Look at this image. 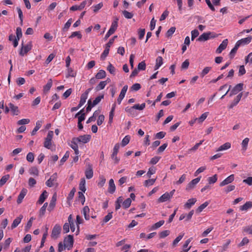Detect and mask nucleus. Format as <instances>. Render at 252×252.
<instances>
[{"mask_svg": "<svg viewBox=\"0 0 252 252\" xmlns=\"http://www.w3.org/2000/svg\"><path fill=\"white\" fill-rule=\"evenodd\" d=\"M56 200H57V195L56 193H55L52 197V199L50 201V204H49V207L48 208V210L50 212L52 211L54 209V208L56 205Z\"/></svg>", "mask_w": 252, "mask_h": 252, "instance_id": "nucleus-16", "label": "nucleus"}, {"mask_svg": "<svg viewBox=\"0 0 252 252\" xmlns=\"http://www.w3.org/2000/svg\"><path fill=\"white\" fill-rule=\"evenodd\" d=\"M9 108L11 109V111L13 113L14 115H18V107L15 106L13 104L10 103L9 104Z\"/></svg>", "mask_w": 252, "mask_h": 252, "instance_id": "nucleus-44", "label": "nucleus"}, {"mask_svg": "<svg viewBox=\"0 0 252 252\" xmlns=\"http://www.w3.org/2000/svg\"><path fill=\"white\" fill-rule=\"evenodd\" d=\"M252 39V36H250L246 38H242L240 40H239L237 41L236 44L238 45L239 47L241 45H247L250 43Z\"/></svg>", "mask_w": 252, "mask_h": 252, "instance_id": "nucleus-9", "label": "nucleus"}, {"mask_svg": "<svg viewBox=\"0 0 252 252\" xmlns=\"http://www.w3.org/2000/svg\"><path fill=\"white\" fill-rule=\"evenodd\" d=\"M61 226L59 224H55L52 231L51 238L54 239H57L61 233Z\"/></svg>", "mask_w": 252, "mask_h": 252, "instance_id": "nucleus-3", "label": "nucleus"}, {"mask_svg": "<svg viewBox=\"0 0 252 252\" xmlns=\"http://www.w3.org/2000/svg\"><path fill=\"white\" fill-rule=\"evenodd\" d=\"M116 190V186L114 184L113 179H111L109 181V187L108 188V191L111 194H113Z\"/></svg>", "mask_w": 252, "mask_h": 252, "instance_id": "nucleus-19", "label": "nucleus"}, {"mask_svg": "<svg viewBox=\"0 0 252 252\" xmlns=\"http://www.w3.org/2000/svg\"><path fill=\"white\" fill-rule=\"evenodd\" d=\"M34 156L33 153L32 152L29 153L26 157V159L29 162H32L34 160Z\"/></svg>", "mask_w": 252, "mask_h": 252, "instance_id": "nucleus-58", "label": "nucleus"}, {"mask_svg": "<svg viewBox=\"0 0 252 252\" xmlns=\"http://www.w3.org/2000/svg\"><path fill=\"white\" fill-rule=\"evenodd\" d=\"M78 143H82L84 144L87 143L89 142L91 139V136L90 135L86 134L84 135H81L78 137H76Z\"/></svg>", "mask_w": 252, "mask_h": 252, "instance_id": "nucleus-7", "label": "nucleus"}, {"mask_svg": "<svg viewBox=\"0 0 252 252\" xmlns=\"http://www.w3.org/2000/svg\"><path fill=\"white\" fill-rule=\"evenodd\" d=\"M209 202H205L204 203H203L198 207V208L197 209V211L199 213L202 212L203 210L205 209L209 205Z\"/></svg>", "mask_w": 252, "mask_h": 252, "instance_id": "nucleus-57", "label": "nucleus"}, {"mask_svg": "<svg viewBox=\"0 0 252 252\" xmlns=\"http://www.w3.org/2000/svg\"><path fill=\"white\" fill-rule=\"evenodd\" d=\"M9 175L7 174L2 177L0 180V186H2L9 179Z\"/></svg>", "mask_w": 252, "mask_h": 252, "instance_id": "nucleus-47", "label": "nucleus"}, {"mask_svg": "<svg viewBox=\"0 0 252 252\" xmlns=\"http://www.w3.org/2000/svg\"><path fill=\"white\" fill-rule=\"evenodd\" d=\"M249 138H245L242 142V150L244 151H246V150L247 149L248 145L249 142Z\"/></svg>", "mask_w": 252, "mask_h": 252, "instance_id": "nucleus-39", "label": "nucleus"}, {"mask_svg": "<svg viewBox=\"0 0 252 252\" xmlns=\"http://www.w3.org/2000/svg\"><path fill=\"white\" fill-rule=\"evenodd\" d=\"M252 207V202H247L245 204L240 207L241 211H247L248 209Z\"/></svg>", "mask_w": 252, "mask_h": 252, "instance_id": "nucleus-34", "label": "nucleus"}, {"mask_svg": "<svg viewBox=\"0 0 252 252\" xmlns=\"http://www.w3.org/2000/svg\"><path fill=\"white\" fill-rule=\"evenodd\" d=\"M106 77V72L104 70H99L95 75L96 79H103Z\"/></svg>", "mask_w": 252, "mask_h": 252, "instance_id": "nucleus-32", "label": "nucleus"}, {"mask_svg": "<svg viewBox=\"0 0 252 252\" xmlns=\"http://www.w3.org/2000/svg\"><path fill=\"white\" fill-rule=\"evenodd\" d=\"M217 175L215 174L212 177H209L208 179V181L209 184H213L217 182Z\"/></svg>", "mask_w": 252, "mask_h": 252, "instance_id": "nucleus-52", "label": "nucleus"}, {"mask_svg": "<svg viewBox=\"0 0 252 252\" xmlns=\"http://www.w3.org/2000/svg\"><path fill=\"white\" fill-rule=\"evenodd\" d=\"M75 139H77L76 137L73 138L70 143L69 144V145L74 150L75 154L78 155L79 153L77 145L78 142L77 140L76 141Z\"/></svg>", "mask_w": 252, "mask_h": 252, "instance_id": "nucleus-8", "label": "nucleus"}, {"mask_svg": "<svg viewBox=\"0 0 252 252\" xmlns=\"http://www.w3.org/2000/svg\"><path fill=\"white\" fill-rule=\"evenodd\" d=\"M75 36H77L78 39L82 38V35L80 32H72L71 34L69 36V38H72Z\"/></svg>", "mask_w": 252, "mask_h": 252, "instance_id": "nucleus-61", "label": "nucleus"}, {"mask_svg": "<svg viewBox=\"0 0 252 252\" xmlns=\"http://www.w3.org/2000/svg\"><path fill=\"white\" fill-rule=\"evenodd\" d=\"M156 181V179H149L145 181L144 183V185L145 187H149L150 186L153 185Z\"/></svg>", "mask_w": 252, "mask_h": 252, "instance_id": "nucleus-60", "label": "nucleus"}, {"mask_svg": "<svg viewBox=\"0 0 252 252\" xmlns=\"http://www.w3.org/2000/svg\"><path fill=\"white\" fill-rule=\"evenodd\" d=\"M216 37H217V35L215 33L211 32H204L199 36V37L197 39V40L198 41H205L210 38H214Z\"/></svg>", "mask_w": 252, "mask_h": 252, "instance_id": "nucleus-1", "label": "nucleus"}, {"mask_svg": "<svg viewBox=\"0 0 252 252\" xmlns=\"http://www.w3.org/2000/svg\"><path fill=\"white\" fill-rule=\"evenodd\" d=\"M244 84L243 83H239L233 87L229 93V96L237 94L241 91L243 89Z\"/></svg>", "mask_w": 252, "mask_h": 252, "instance_id": "nucleus-5", "label": "nucleus"}, {"mask_svg": "<svg viewBox=\"0 0 252 252\" xmlns=\"http://www.w3.org/2000/svg\"><path fill=\"white\" fill-rule=\"evenodd\" d=\"M47 206H48V203L46 202L43 204V205L40 208L39 212V216L40 217H42L45 214L46 209Z\"/></svg>", "mask_w": 252, "mask_h": 252, "instance_id": "nucleus-40", "label": "nucleus"}, {"mask_svg": "<svg viewBox=\"0 0 252 252\" xmlns=\"http://www.w3.org/2000/svg\"><path fill=\"white\" fill-rule=\"evenodd\" d=\"M201 177L196 178L191 181L187 186L186 189L190 190L193 189L195 185L200 181Z\"/></svg>", "mask_w": 252, "mask_h": 252, "instance_id": "nucleus-12", "label": "nucleus"}, {"mask_svg": "<svg viewBox=\"0 0 252 252\" xmlns=\"http://www.w3.org/2000/svg\"><path fill=\"white\" fill-rule=\"evenodd\" d=\"M42 122L38 120L36 122V126L32 131L31 132L32 135H34L37 131L41 127Z\"/></svg>", "mask_w": 252, "mask_h": 252, "instance_id": "nucleus-27", "label": "nucleus"}, {"mask_svg": "<svg viewBox=\"0 0 252 252\" xmlns=\"http://www.w3.org/2000/svg\"><path fill=\"white\" fill-rule=\"evenodd\" d=\"M239 47L238 46V45L235 44L234 48L231 50L229 54V58L231 59H233Z\"/></svg>", "mask_w": 252, "mask_h": 252, "instance_id": "nucleus-37", "label": "nucleus"}, {"mask_svg": "<svg viewBox=\"0 0 252 252\" xmlns=\"http://www.w3.org/2000/svg\"><path fill=\"white\" fill-rule=\"evenodd\" d=\"M130 137L129 135H126L122 140V146L125 147L129 143L130 141Z\"/></svg>", "mask_w": 252, "mask_h": 252, "instance_id": "nucleus-48", "label": "nucleus"}, {"mask_svg": "<svg viewBox=\"0 0 252 252\" xmlns=\"http://www.w3.org/2000/svg\"><path fill=\"white\" fill-rule=\"evenodd\" d=\"M171 198L170 197V195L168 194V192H166L158 199V201L159 203H162L169 200Z\"/></svg>", "mask_w": 252, "mask_h": 252, "instance_id": "nucleus-21", "label": "nucleus"}, {"mask_svg": "<svg viewBox=\"0 0 252 252\" xmlns=\"http://www.w3.org/2000/svg\"><path fill=\"white\" fill-rule=\"evenodd\" d=\"M164 223V220H160L157 222H156V223H155L152 226V228L151 229L152 230H155V229H158V228L160 227V226H161Z\"/></svg>", "mask_w": 252, "mask_h": 252, "instance_id": "nucleus-42", "label": "nucleus"}, {"mask_svg": "<svg viewBox=\"0 0 252 252\" xmlns=\"http://www.w3.org/2000/svg\"><path fill=\"white\" fill-rule=\"evenodd\" d=\"M107 69L111 74L113 75L115 74V68L111 63H109V64L107 67Z\"/></svg>", "mask_w": 252, "mask_h": 252, "instance_id": "nucleus-62", "label": "nucleus"}, {"mask_svg": "<svg viewBox=\"0 0 252 252\" xmlns=\"http://www.w3.org/2000/svg\"><path fill=\"white\" fill-rule=\"evenodd\" d=\"M192 239V238H190L186 241L185 243L183 246V249L184 252H188L190 249L191 247H188L189 244L190 243Z\"/></svg>", "mask_w": 252, "mask_h": 252, "instance_id": "nucleus-30", "label": "nucleus"}, {"mask_svg": "<svg viewBox=\"0 0 252 252\" xmlns=\"http://www.w3.org/2000/svg\"><path fill=\"white\" fill-rule=\"evenodd\" d=\"M32 48V42H29L27 45H23V43H22V47L21 49V51L19 52V54L24 56L25 54H26L28 52H29Z\"/></svg>", "mask_w": 252, "mask_h": 252, "instance_id": "nucleus-4", "label": "nucleus"}, {"mask_svg": "<svg viewBox=\"0 0 252 252\" xmlns=\"http://www.w3.org/2000/svg\"><path fill=\"white\" fill-rule=\"evenodd\" d=\"M86 181L84 178L81 179V181L79 184V189L81 190V192H85L86 189Z\"/></svg>", "mask_w": 252, "mask_h": 252, "instance_id": "nucleus-31", "label": "nucleus"}, {"mask_svg": "<svg viewBox=\"0 0 252 252\" xmlns=\"http://www.w3.org/2000/svg\"><path fill=\"white\" fill-rule=\"evenodd\" d=\"M104 97V95L102 94L97 96L93 102V106H95L100 102L101 100Z\"/></svg>", "mask_w": 252, "mask_h": 252, "instance_id": "nucleus-54", "label": "nucleus"}, {"mask_svg": "<svg viewBox=\"0 0 252 252\" xmlns=\"http://www.w3.org/2000/svg\"><path fill=\"white\" fill-rule=\"evenodd\" d=\"M23 218L22 215H20L19 217H17L13 221L11 224V229H14L21 222V220Z\"/></svg>", "mask_w": 252, "mask_h": 252, "instance_id": "nucleus-18", "label": "nucleus"}, {"mask_svg": "<svg viewBox=\"0 0 252 252\" xmlns=\"http://www.w3.org/2000/svg\"><path fill=\"white\" fill-rule=\"evenodd\" d=\"M184 233H181L179 236L173 241V245L175 246L183 237Z\"/></svg>", "mask_w": 252, "mask_h": 252, "instance_id": "nucleus-56", "label": "nucleus"}, {"mask_svg": "<svg viewBox=\"0 0 252 252\" xmlns=\"http://www.w3.org/2000/svg\"><path fill=\"white\" fill-rule=\"evenodd\" d=\"M48 227L46 226V228H45V231L44 233V234L42 236V239H41L40 247V248L43 247L44 246V244L45 243V239H46V237L48 235Z\"/></svg>", "mask_w": 252, "mask_h": 252, "instance_id": "nucleus-38", "label": "nucleus"}, {"mask_svg": "<svg viewBox=\"0 0 252 252\" xmlns=\"http://www.w3.org/2000/svg\"><path fill=\"white\" fill-rule=\"evenodd\" d=\"M208 115V112H205L202 114L200 117L197 118V121L199 123H202L207 117Z\"/></svg>", "mask_w": 252, "mask_h": 252, "instance_id": "nucleus-50", "label": "nucleus"}, {"mask_svg": "<svg viewBox=\"0 0 252 252\" xmlns=\"http://www.w3.org/2000/svg\"><path fill=\"white\" fill-rule=\"evenodd\" d=\"M228 39H224L222 42L219 45L218 48L216 50V53L218 54H220L222 52L223 50H224L227 47L228 44Z\"/></svg>", "mask_w": 252, "mask_h": 252, "instance_id": "nucleus-11", "label": "nucleus"}, {"mask_svg": "<svg viewBox=\"0 0 252 252\" xmlns=\"http://www.w3.org/2000/svg\"><path fill=\"white\" fill-rule=\"evenodd\" d=\"M92 90V88L88 89L84 93H83L80 98V100L79 103V106H82L86 102V99L88 98V94Z\"/></svg>", "mask_w": 252, "mask_h": 252, "instance_id": "nucleus-6", "label": "nucleus"}, {"mask_svg": "<svg viewBox=\"0 0 252 252\" xmlns=\"http://www.w3.org/2000/svg\"><path fill=\"white\" fill-rule=\"evenodd\" d=\"M196 202V198H190L188 200V201L184 205V207L185 208L189 209L191 207L192 205H193Z\"/></svg>", "mask_w": 252, "mask_h": 252, "instance_id": "nucleus-25", "label": "nucleus"}, {"mask_svg": "<svg viewBox=\"0 0 252 252\" xmlns=\"http://www.w3.org/2000/svg\"><path fill=\"white\" fill-rule=\"evenodd\" d=\"M17 12H18V16H19V19L20 20V25L21 26L23 25V12L22 11V10L21 9V8L19 7H17Z\"/></svg>", "mask_w": 252, "mask_h": 252, "instance_id": "nucleus-45", "label": "nucleus"}, {"mask_svg": "<svg viewBox=\"0 0 252 252\" xmlns=\"http://www.w3.org/2000/svg\"><path fill=\"white\" fill-rule=\"evenodd\" d=\"M146 63L144 61L141 62L140 63H139L137 69L138 70H145L146 69Z\"/></svg>", "mask_w": 252, "mask_h": 252, "instance_id": "nucleus-64", "label": "nucleus"}, {"mask_svg": "<svg viewBox=\"0 0 252 252\" xmlns=\"http://www.w3.org/2000/svg\"><path fill=\"white\" fill-rule=\"evenodd\" d=\"M176 28L174 27H172L170 28L166 32V37H169L172 35V34L175 32Z\"/></svg>", "mask_w": 252, "mask_h": 252, "instance_id": "nucleus-55", "label": "nucleus"}, {"mask_svg": "<svg viewBox=\"0 0 252 252\" xmlns=\"http://www.w3.org/2000/svg\"><path fill=\"white\" fill-rule=\"evenodd\" d=\"M170 231L168 230H163L159 233L160 238H164L170 234Z\"/></svg>", "mask_w": 252, "mask_h": 252, "instance_id": "nucleus-51", "label": "nucleus"}, {"mask_svg": "<svg viewBox=\"0 0 252 252\" xmlns=\"http://www.w3.org/2000/svg\"><path fill=\"white\" fill-rule=\"evenodd\" d=\"M90 209L88 206H85L82 211V213L83 214L86 220H88L90 219Z\"/></svg>", "mask_w": 252, "mask_h": 252, "instance_id": "nucleus-23", "label": "nucleus"}, {"mask_svg": "<svg viewBox=\"0 0 252 252\" xmlns=\"http://www.w3.org/2000/svg\"><path fill=\"white\" fill-rule=\"evenodd\" d=\"M76 72H74L72 68L68 67L67 69V74L66 75V77L68 78L69 77H75L76 76Z\"/></svg>", "mask_w": 252, "mask_h": 252, "instance_id": "nucleus-59", "label": "nucleus"}, {"mask_svg": "<svg viewBox=\"0 0 252 252\" xmlns=\"http://www.w3.org/2000/svg\"><path fill=\"white\" fill-rule=\"evenodd\" d=\"M146 104L145 103H142L141 104H136L133 106L134 109H137L139 110H142L145 107Z\"/></svg>", "mask_w": 252, "mask_h": 252, "instance_id": "nucleus-53", "label": "nucleus"}, {"mask_svg": "<svg viewBox=\"0 0 252 252\" xmlns=\"http://www.w3.org/2000/svg\"><path fill=\"white\" fill-rule=\"evenodd\" d=\"M52 86V80L51 79H49L48 81L47 84L44 86L43 87V91L44 92H48L49 91L51 87Z\"/></svg>", "mask_w": 252, "mask_h": 252, "instance_id": "nucleus-36", "label": "nucleus"}, {"mask_svg": "<svg viewBox=\"0 0 252 252\" xmlns=\"http://www.w3.org/2000/svg\"><path fill=\"white\" fill-rule=\"evenodd\" d=\"M131 203V200L130 198H128L126 199L123 202V207L125 209L128 208Z\"/></svg>", "mask_w": 252, "mask_h": 252, "instance_id": "nucleus-43", "label": "nucleus"}, {"mask_svg": "<svg viewBox=\"0 0 252 252\" xmlns=\"http://www.w3.org/2000/svg\"><path fill=\"white\" fill-rule=\"evenodd\" d=\"M211 68H212L211 67H209V66L205 67L203 69L202 72L200 73V76L201 77H203L205 75H206L207 74H208L209 73V72L211 70Z\"/></svg>", "mask_w": 252, "mask_h": 252, "instance_id": "nucleus-49", "label": "nucleus"}, {"mask_svg": "<svg viewBox=\"0 0 252 252\" xmlns=\"http://www.w3.org/2000/svg\"><path fill=\"white\" fill-rule=\"evenodd\" d=\"M48 196V193L46 190H44L40 195L39 199L38 200L37 203L39 204H42Z\"/></svg>", "mask_w": 252, "mask_h": 252, "instance_id": "nucleus-22", "label": "nucleus"}, {"mask_svg": "<svg viewBox=\"0 0 252 252\" xmlns=\"http://www.w3.org/2000/svg\"><path fill=\"white\" fill-rule=\"evenodd\" d=\"M64 246L68 250H70L73 245V237L72 235H69L64 239Z\"/></svg>", "mask_w": 252, "mask_h": 252, "instance_id": "nucleus-2", "label": "nucleus"}, {"mask_svg": "<svg viewBox=\"0 0 252 252\" xmlns=\"http://www.w3.org/2000/svg\"><path fill=\"white\" fill-rule=\"evenodd\" d=\"M44 147L48 149L51 150L52 151L55 150V146L53 145L52 141L45 140L44 142Z\"/></svg>", "mask_w": 252, "mask_h": 252, "instance_id": "nucleus-24", "label": "nucleus"}, {"mask_svg": "<svg viewBox=\"0 0 252 252\" xmlns=\"http://www.w3.org/2000/svg\"><path fill=\"white\" fill-rule=\"evenodd\" d=\"M106 179L103 175H100L99 177V181L97 183V186L99 188H101L104 186L105 184Z\"/></svg>", "mask_w": 252, "mask_h": 252, "instance_id": "nucleus-35", "label": "nucleus"}, {"mask_svg": "<svg viewBox=\"0 0 252 252\" xmlns=\"http://www.w3.org/2000/svg\"><path fill=\"white\" fill-rule=\"evenodd\" d=\"M93 171L91 166L89 167L85 171V176L88 179H90L93 177Z\"/></svg>", "mask_w": 252, "mask_h": 252, "instance_id": "nucleus-26", "label": "nucleus"}, {"mask_svg": "<svg viewBox=\"0 0 252 252\" xmlns=\"http://www.w3.org/2000/svg\"><path fill=\"white\" fill-rule=\"evenodd\" d=\"M156 63L155 66V69H158L163 64V59L161 57L158 56L156 59Z\"/></svg>", "mask_w": 252, "mask_h": 252, "instance_id": "nucleus-29", "label": "nucleus"}, {"mask_svg": "<svg viewBox=\"0 0 252 252\" xmlns=\"http://www.w3.org/2000/svg\"><path fill=\"white\" fill-rule=\"evenodd\" d=\"M123 14L124 17L126 19H131L133 16V14L132 13L129 12L126 10L123 11Z\"/></svg>", "mask_w": 252, "mask_h": 252, "instance_id": "nucleus-63", "label": "nucleus"}, {"mask_svg": "<svg viewBox=\"0 0 252 252\" xmlns=\"http://www.w3.org/2000/svg\"><path fill=\"white\" fill-rule=\"evenodd\" d=\"M127 89H128L127 85L124 86L123 87V88H122V89L121 91L120 94H119V96L117 99V102L119 104H120L121 103L122 100L123 99V98H124V97L126 95V94L127 90Z\"/></svg>", "mask_w": 252, "mask_h": 252, "instance_id": "nucleus-10", "label": "nucleus"}, {"mask_svg": "<svg viewBox=\"0 0 252 252\" xmlns=\"http://www.w3.org/2000/svg\"><path fill=\"white\" fill-rule=\"evenodd\" d=\"M83 220L81 218V217L79 215H77L76 216V223L77 225V230L76 231V234H78L79 232V224H82L83 223Z\"/></svg>", "mask_w": 252, "mask_h": 252, "instance_id": "nucleus-41", "label": "nucleus"}, {"mask_svg": "<svg viewBox=\"0 0 252 252\" xmlns=\"http://www.w3.org/2000/svg\"><path fill=\"white\" fill-rule=\"evenodd\" d=\"M87 4V1H82L79 5H73L70 8L71 11L81 10L83 9Z\"/></svg>", "mask_w": 252, "mask_h": 252, "instance_id": "nucleus-15", "label": "nucleus"}, {"mask_svg": "<svg viewBox=\"0 0 252 252\" xmlns=\"http://www.w3.org/2000/svg\"><path fill=\"white\" fill-rule=\"evenodd\" d=\"M107 85V81H101L95 87V90L99 91L103 89Z\"/></svg>", "mask_w": 252, "mask_h": 252, "instance_id": "nucleus-33", "label": "nucleus"}, {"mask_svg": "<svg viewBox=\"0 0 252 252\" xmlns=\"http://www.w3.org/2000/svg\"><path fill=\"white\" fill-rule=\"evenodd\" d=\"M231 148V143L230 142H226L219 147L217 151H221L227 150Z\"/></svg>", "mask_w": 252, "mask_h": 252, "instance_id": "nucleus-28", "label": "nucleus"}, {"mask_svg": "<svg viewBox=\"0 0 252 252\" xmlns=\"http://www.w3.org/2000/svg\"><path fill=\"white\" fill-rule=\"evenodd\" d=\"M242 96H243V93L242 92L240 93V94H239L236 96V97L234 98V99L231 102V103L230 104V105L229 106V109H232L233 107L236 106L239 103L240 100H241Z\"/></svg>", "mask_w": 252, "mask_h": 252, "instance_id": "nucleus-14", "label": "nucleus"}, {"mask_svg": "<svg viewBox=\"0 0 252 252\" xmlns=\"http://www.w3.org/2000/svg\"><path fill=\"white\" fill-rule=\"evenodd\" d=\"M27 192V190L26 189H23L21 191L20 194L18 196L17 202L18 204H20Z\"/></svg>", "mask_w": 252, "mask_h": 252, "instance_id": "nucleus-20", "label": "nucleus"}, {"mask_svg": "<svg viewBox=\"0 0 252 252\" xmlns=\"http://www.w3.org/2000/svg\"><path fill=\"white\" fill-rule=\"evenodd\" d=\"M234 180V175L233 174H231L227 177L225 179L222 181L220 184V187H223L226 185H228L231 183H232Z\"/></svg>", "mask_w": 252, "mask_h": 252, "instance_id": "nucleus-13", "label": "nucleus"}, {"mask_svg": "<svg viewBox=\"0 0 252 252\" xmlns=\"http://www.w3.org/2000/svg\"><path fill=\"white\" fill-rule=\"evenodd\" d=\"M29 173L32 175L37 176L38 175L39 172L36 167H32L29 170Z\"/></svg>", "mask_w": 252, "mask_h": 252, "instance_id": "nucleus-46", "label": "nucleus"}, {"mask_svg": "<svg viewBox=\"0 0 252 252\" xmlns=\"http://www.w3.org/2000/svg\"><path fill=\"white\" fill-rule=\"evenodd\" d=\"M118 18H116L112 22L110 28L109 30V31L113 33H114L117 29L118 27Z\"/></svg>", "mask_w": 252, "mask_h": 252, "instance_id": "nucleus-17", "label": "nucleus"}]
</instances>
